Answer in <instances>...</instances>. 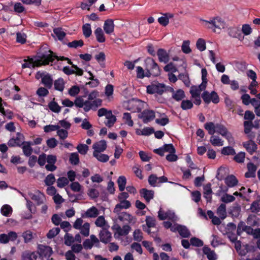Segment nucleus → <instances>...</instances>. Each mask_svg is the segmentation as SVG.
<instances>
[{
  "label": "nucleus",
  "mask_w": 260,
  "mask_h": 260,
  "mask_svg": "<svg viewBox=\"0 0 260 260\" xmlns=\"http://www.w3.org/2000/svg\"><path fill=\"white\" fill-rule=\"evenodd\" d=\"M38 59L34 60L31 58L28 57L27 59H24L25 63L22 64V68L24 69L26 68H34L36 67H39L41 65L48 64V61H51V54H44V53H39L37 56Z\"/></svg>",
  "instance_id": "f257e3e1"
},
{
  "label": "nucleus",
  "mask_w": 260,
  "mask_h": 260,
  "mask_svg": "<svg viewBox=\"0 0 260 260\" xmlns=\"http://www.w3.org/2000/svg\"><path fill=\"white\" fill-rule=\"evenodd\" d=\"M146 76H157L160 73V70L158 64L151 58H148L145 60Z\"/></svg>",
  "instance_id": "f03ea898"
},
{
  "label": "nucleus",
  "mask_w": 260,
  "mask_h": 260,
  "mask_svg": "<svg viewBox=\"0 0 260 260\" xmlns=\"http://www.w3.org/2000/svg\"><path fill=\"white\" fill-rule=\"evenodd\" d=\"M205 22L207 24H211V26L208 25L207 27L209 28H213L214 27L213 31L215 32H219L216 30V29L217 30H221L225 27V22L219 17H215L210 21L205 20Z\"/></svg>",
  "instance_id": "7ed1b4c3"
},
{
  "label": "nucleus",
  "mask_w": 260,
  "mask_h": 260,
  "mask_svg": "<svg viewBox=\"0 0 260 260\" xmlns=\"http://www.w3.org/2000/svg\"><path fill=\"white\" fill-rule=\"evenodd\" d=\"M202 98L206 104H209L212 102L214 104H217L219 102V98L217 93L215 91H212L210 93L205 91L202 94Z\"/></svg>",
  "instance_id": "20e7f679"
},
{
  "label": "nucleus",
  "mask_w": 260,
  "mask_h": 260,
  "mask_svg": "<svg viewBox=\"0 0 260 260\" xmlns=\"http://www.w3.org/2000/svg\"><path fill=\"white\" fill-rule=\"evenodd\" d=\"M158 217L160 220L168 219L172 221H176L177 218L174 212L169 210L165 211L161 208H160L158 212Z\"/></svg>",
  "instance_id": "39448f33"
},
{
  "label": "nucleus",
  "mask_w": 260,
  "mask_h": 260,
  "mask_svg": "<svg viewBox=\"0 0 260 260\" xmlns=\"http://www.w3.org/2000/svg\"><path fill=\"white\" fill-rule=\"evenodd\" d=\"M102 100L100 99H95L94 101H90L86 100L83 106L84 110L85 112H88L90 110H96L97 108L102 104Z\"/></svg>",
  "instance_id": "423d86ee"
},
{
  "label": "nucleus",
  "mask_w": 260,
  "mask_h": 260,
  "mask_svg": "<svg viewBox=\"0 0 260 260\" xmlns=\"http://www.w3.org/2000/svg\"><path fill=\"white\" fill-rule=\"evenodd\" d=\"M24 139V137L23 134L20 133H17L16 137H13L9 140L8 142V145L9 147H20L23 144Z\"/></svg>",
  "instance_id": "0eeeda50"
},
{
  "label": "nucleus",
  "mask_w": 260,
  "mask_h": 260,
  "mask_svg": "<svg viewBox=\"0 0 260 260\" xmlns=\"http://www.w3.org/2000/svg\"><path fill=\"white\" fill-rule=\"evenodd\" d=\"M155 117V112L153 110H144L141 112L139 115V118L142 119L145 123H147L154 119Z\"/></svg>",
  "instance_id": "6e6552de"
},
{
  "label": "nucleus",
  "mask_w": 260,
  "mask_h": 260,
  "mask_svg": "<svg viewBox=\"0 0 260 260\" xmlns=\"http://www.w3.org/2000/svg\"><path fill=\"white\" fill-rule=\"evenodd\" d=\"M112 229L115 232V235L117 234L119 236H122L127 235L131 228L128 225H124L121 228L119 225L116 224L112 226Z\"/></svg>",
  "instance_id": "1a4fd4ad"
},
{
  "label": "nucleus",
  "mask_w": 260,
  "mask_h": 260,
  "mask_svg": "<svg viewBox=\"0 0 260 260\" xmlns=\"http://www.w3.org/2000/svg\"><path fill=\"white\" fill-rule=\"evenodd\" d=\"M28 195L31 199L36 203L37 205L43 204L45 201V195L39 190L35 191V193L29 192Z\"/></svg>",
  "instance_id": "9d476101"
},
{
  "label": "nucleus",
  "mask_w": 260,
  "mask_h": 260,
  "mask_svg": "<svg viewBox=\"0 0 260 260\" xmlns=\"http://www.w3.org/2000/svg\"><path fill=\"white\" fill-rule=\"evenodd\" d=\"M147 89V92L149 93H156L159 94H162L165 90V86L164 84L159 83L148 86Z\"/></svg>",
  "instance_id": "9b49d317"
},
{
  "label": "nucleus",
  "mask_w": 260,
  "mask_h": 260,
  "mask_svg": "<svg viewBox=\"0 0 260 260\" xmlns=\"http://www.w3.org/2000/svg\"><path fill=\"white\" fill-rule=\"evenodd\" d=\"M38 248L39 250V253H38L41 256V257L44 256L49 258L53 253V250L50 246L40 245Z\"/></svg>",
  "instance_id": "f8f14e48"
},
{
  "label": "nucleus",
  "mask_w": 260,
  "mask_h": 260,
  "mask_svg": "<svg viewBox=\"0 0 260 260\" xmlns=\"http://www.w3.org/2000/svg\"><path fill=\"white\" fill-rule=\"evenodd\" d=\"M22 260H42L38 252L25 251L22 254Z\"/></svg>",
  "instance_id": "ddd939ff"
},
{
  "label": "nucleus",
  "mask_w": 260,
  "mask_h": 260,
  "mask_svg": "<svg viewBox=\"0 0 260 260\" xmlns=\"http://www.w3.org/2000/svg\"><path fill=\"white\" fill-rule=\"evenodd\" d=\"M99 240L94 235L90 236V239H86L83 243V246L86 249H90L93 247L94 244H99Z\"/></svg>",
  "instance_id": "4468645a"
},
{
  "label": "nucleus",
  "mask_w": 260,
  "mask_h": 260,
  "mask_svg": "<svg viewBox=\"0 0 260 260\" xmlns=\"http://www.w3.org/2000/svg\"><path fill=\"white\" fill-rule=\"evenodd\" d=\"M119 203L117 204L115 208L114 209V212L117 214H119L121 210L123 209H128L131 206V204L128 201H119Z\"/></svg>",
  "instance_id": "2eb2a0df"
},
{
  "label": "nucleus",
  "mask_w": 260,
  "mask_h": 260,
  "mask_svg": "<svg viewBox=\"0 0 260 260\" xmlns=\"http://www.w3.org/2000/svg\"><path fill=\"white\" fill-rule=\"evenodd\" d=\"M107 148L106 142L105 140H101L93 144L92 148L94 149L93 153L104 152Z\"/></svg>",
  "instance_id": "dca6fc26"
},
{
  "label": "nucleus",
  "mask_w": 260,
  "mask_h": 260,
  "mask_svg": "<svg viewBox=\"0 0 260 260\" xmlns=\"http://www.w3.org/2000/svg\"><path fill=\"white\" fill-rule=\"evenodd\" d=\"M171 231H177L179 235L183 238H188L190 236V233L187 228L183 225H177L174 230L171 229Z\"/></svg>",
  "instance_id": "f3484780"
},
{
  "label": "nucleus",
  "mask_w": 260,
  "mask_h": 260,
  "mask_svg": "<svg viewBox=\"0 0 260 260\" xmlns=\"http://www.w3.org/2000/svg\"><path fill=\"white\" fill-rule=\"evenodd\" d=\"M22 145V149L24 155L27 157L30 156L33 151V149L31 147V145H32V142H23V144Z\"/></svg>",
  "instance_id": "a211bd4d"
},
{
  "label": "nucleus",
  "mask_w": 260,
  "mask_h": 260,
  "mask_svg": "<svg viewBox=\"0 0 260 260\" xmlns=\"http://www.w3.org/2000/svg\"><path fill=\"white\" fill-rule=\"evenodd\" d=\"M157 55L158 60L160 62L167 63L169 61V55L167 51L162 48H160L157 50Z\"/></svg>",
  "instance_id": "6ab92c4d"
},
{
  "label": "nucleus",
  "mask_w": 260,
  "mask_h": 260,
  "mask_svg": "<svg viewBox=\"0 0 260 260\" xmlns=\"http://www.w3.org/2000/svg\"><path fill=\"white\" fill-rule=\"evenodd\" d=\"M40 77L42 78V83L45 86L48 88H50L52 87L53 79L49 74H40Z\"/></svg>",
  "instance_id": "aec40b11"
},
{
  "label": "nucleus",
  "mask_w": 260,
  "mask_h": 260,
  "mask_svg": "<svg viewBox=\"0 0 260 260\" xmlns=\"http://www.w3.org/2000/svg\"><path fill=\"white\" fill-rule=\"evenodd\" d=\"M203 189L204 197L206 199L207 202H211L212 194L213 193L211 189V184L210 183L206 184L204 186Z\"/></svg>",
  "instance_id": "412c9836"
},
{
  "label": "nucleus",
  "mask_w": 260,
  "mask_h": 260,
  "mask_svg": "<svg viewBox=\"0 0 260 260\" xmlns=\"http://www.w3.org/2000/svg\"><path fill=\"white\" fill-rule=\"evenodd\" d=\"M243 146L250 154H252L257 149V145L252 140L244 143Z\"/></svg>",
  "instance_id": "4be33fe9"
},
{
  "label": "nucleus",
  "mask_w": 260,
  "mask_h": 260,
  "mask_svg": "<svg viewBox=\"0 0 260 260\" xmlns=\"http://www.w3.org/2000/svg\"><path fill=\"white\" fill-rule=\"evenodd\" d=\"M99 236L101 241L104 243L106 244L110 242L111 239V233L106 230H102Z\"/></svg>",
  "instance_id": "5701e85b"
},
{
  "label": "nucleus",
  "mask_w": 260,
  "mask_h": 260,
  "mask_svg": "<svg viewBox=\"0 0 260 260\" xmlns=\"http://www.w3.org/2000/svg\"><path fill=\"white\" fill-rule=\"evenodd\" d=\"M104 30L107 34H111L114 31V24L112 19L106 20L104 24Z\"/></svg>",
  "instance_id": "b1692460"
},
{
  "label": "nucleus",
  "mask_w": 260,
  "mask_h": 260,
  "mask_svg": "<svg viewBox=\"0 0 260 260\" xmlns=\"http://www.w3.org/2000/svg\"><path fill=\"white\" fill-rule=\"evenodd\" d=\"M143 103L142 101L139 100H133L129 105L133 107L130 108L133 112H140L142 109Z\"/></svg>",
  "instance_id": "393cba45"
},
{
  "label": "nucleus",
  "mask_w": 260,
  "mask_h": 260,
  "mask_svg": "<svg viewBox=\"0 0 260 260\" xmlns=\"http://www.w3.org/2000/svg\"><path fill=\"white\" fill-rule=\"evenodd\" d=\"M140 193L141 197H143L147 202H149L154 197V191L149 190L146 188L141 189Z\"/></svg>",
  "instance_id": "a878e982"
},
{
  "label": "nucleus",
  "mask_w": 260,
  "mask_h": 260,
  "mask_svg": "<svg viewBox=\"0 0 260 260\" xmlns=\"http://www.w3.org/2000/svg\"><path fill=\"white\" fill-rule=\"evenodd\" d=\"M248 171L245 174L246 178L254 177L255 176L256 167L252 163L249 162L247 165Z\"/></svg>",
  "instance_id": "bb28decb"
},
{
  "label": "nucleus",
  "mask_w": 260,
  "mask_h": 260,
  "mask_svg": "<svg viewBox=\"0 0 260 260\" xmlns=\"http://www.w3.org/2000/svg\"><path fill=\"white\" fill-rule=\"evenodd\" d=\"M203 253L206 255L209 260H216L217 255L213 250L208 247H204L203 249Z\"/></svg>",
  "instance_id": "cd10ccee"
},
{
  "label": "nucleus",
  "mask_w": 260,
  "mask_h": 260,
  "mask_svg": "<svg viewBox=\"0 0 260 260\" xmlns=\"http://www.w3.org/2000/svg\"><path fill=\"white\" fill-rule=\"evenodd\" d=\"M106 118L107 119V121L105 122V125L109 127H112L116 121V116L112 114L111 110L109 111V113L106 117Z\"/></svg>",
  "instance_id": "c85d7f7f"
},
{
  "label": "nucleus",
  "mask_w": 260,
  "mask_h": 260,
  "mask_svg": "<svg viewBox=\"0 0 260 260\" xmlns=\"http://www.w3.org/2000/svg\"><path fill=\"white\" fill-rule=\"evenodd\" d=\"M47 53H50L51 58H52L51 59V61H48V64L50 62H52L55 59H56L57 60H67L69 64H72V62L71 61V60L67 57H66L64 56L58 57L57 55H54L53 54V52L51 51V50H48L47 51H45V52H44V54H47Z\"/></svg>",
  "instance_id": "c756f323"
},
{
  "label": "nucleus",
  "mask_w": 260,
  "mask_h": 260,
  "mask_svg": "<svg viewBox=\"0 0 260 260\" xmlns=\"http://www.w3.org/2000/svg\"><path fill=\"white\" fill-rule=\"evenodd\" d=\"M94 34L98 42L104 43L105 41V37L103 30L101 27H98L94 30Z\"/></svg>",
  "instance_id": "7c9ffc66"
},
{
  "label": "nucleus",
  "mask_w": 260,
  "mask_h": 260,
  "mask_svg": "<svg viewBox=\"0 0 260 260\" xmlns=\"http://www.w3.org/2000/svg\"><path fill=\"white\" fill-rule=\"evenodd\" d=\"M238 180L234 175L228 176L225 179V183L229 187H232L236 185L238 183Z\"/></svg>",
  "instance_id": "2f4dec72"
},
{
  "label": "nucleus",
  "mask_w": 260,
  "mask_h": 260,
  "mask_svg": "<svg viewBox=\"0 0 260 260\" xmlns=\"http://www.w3.org/2000/svg\"><path fill=\"white\" fill-rule=\"evenodd\" d=\"M217 214L221 219H224L226 217V206L224 204H221L217 208Z\"/></svg>",
  "instance_id": "473e14b6"
},
{
  "label": "nucleus",
  "mask_w": 260,
  "mask_h": 260,
  "mask_svg": "<svg viewBox=\"0 0 260 260\" xmlns=\"http://www.w3.org/2000/svg\"><path fill=\"white\" fill-rule=\"evenodd\" d=\"M249 210L253 213L259 214V213L260 212L259 201L256 200L253 201L251 204Z\"/></svg>",
  "instance_id": "72a5a7b5"
},
{
  "label": "nucleus",
  "mask_w": 260,
  "mask_h": 260,
  "mask_svg": "<svg viewBox=\"0 0 260 260\" xmlns=\"http://www.w3.org/2000/svg\"><path fill=\"white\" fill-rule=\"evenodd\" d=\"M173 17V15L171 14H165L164 16L159 17L158 19V22L164 26H167L169 22V18Z\"/></svg>",
  "instance_id": "f704fd0d"
},
{
  "label": "nucleus",
  "mask_w": 260,
  "mask_h": 260,
  "mask_svg": "<svg viewBox=\"0 0 260 260\" xmlns=\"http://www.w3.org/2000/svg\"><path fill=\"white\" fill-rule=\"evenodd\" d=\"M184 97V92L182 89H178L176 91L173 90L172 98L176 101H181Z\"/></svg>",
  "instance_id": "c9c22d12"
},
{
  "label": "nucleus",
  "mask_w": 260,
  "mask_h": 260,
  "mask_svg": "<svg viewBox=\"0 0 260 260\" xmlns=\"http://www.w3.org/2000/svg\"><path fill=\"white\" fill-rule=\"evenodd\" d=\"M216 124L212 122H207L205 124L204 127L208 131L209 134L213 135L216 132Z\"/></svg>",
  "instance_id": "e433bc0d"
},
{
  "label": "nucleus",
  "mask_w": 260,
  "mask_h": 260,
  "mask_svg": "<svg viewBox=\"0 0 260 260\" xmlns=\"http://www.w3.org/2000/svg\"><path fill=\"white\" fill-rule=\"evenodd\" d=\"M117 183L118 184L119 190L120 191H123L125 188L126 183V179L124 176H120L118 177Z\"/></svg>",
  "instance_id": "4c0bfd02"
},
{
  "label": "nucleus",
  "mask_w": 260,
  "mask_h": 260,
  "mask_svg": "<svg viewBox=\"0 0 260 260\" xmlns=\"http://www.w3.org/2000/svg\"><path fill=\"white\" fill-rule=\"evenodd\" d=\"M35 235V234L31 231L27 230L23 233L22 236L24 239V242L27 243L31 241V240L34 238Z\"/></svg>",
  "instance_id": "58836bf2"
},
{
  "label": "nucleus",
  "mask_w": 260,
  "mask_h": 260,
  "mask_svg": "<svg viewBox=\"0 0 260 260\" xmlns=\"http://www.w3.org/2000/svg\"><path fill=\"white\" fill-rule=\"evenodd\" d=\"M53 32L57 39L62 41L65 37L66 34L61 27H57L53 29Z\"/></svg>",
  "instance_id": "ea45409f"
},
{
  "label": "nucleus",
  "mask_w": 260,
  "mask_h": 260,
  "mask_svg": "<svg viewBox=\"0 0 260 260\" xmlns=\"http://www.w3.org/2000/svg\"><path fill=\"white\" fill-rule=\"evenodd\" d=\"M93 156L95 157L99 161L106 162L109 160V157L108 155L102 154L101 152L93 153Z\"/></svg>",
  "instance_id": "a19ab883"
},
{
  "label": "nucleus",
  "mask_w": 260,
  "mask_h": 260,
  "mask_svg": "<svg viewBox=\"0 0 260 260\" xmlns=\"http://www.w3.org/2000/svg\"><path fill=\"white\" fill-rule=\"evenodd\" d=\"M210 141L214 146H221L223 145V141L217 136H212L210 138Z\"/></svg>",
  "instance_id": "79ce46f5"
},
{
  "label": "nucleus",
  "mask_w": 260,
  "mask_h": 260,
  "mask_svg": "<svg viewBox=\"0 0 260 260\" xmlns=\"http://www.w3.org/2000/svg\"><path fill=\"white\" fill-rule=\"evenodd\" d=\"M53 100H54V99H53ZM48 106L49 109L53 112L58 113L60 111L61 107L54 101L49 103Z\"/></svg>",
  "instance_id": "37998d69"
},
{
  "label": "nucleus",
  "mask_w": 260,
  "mask_h": 260,
  "mask_svg": "<svg viewBox=\"0 0 260 260\" xmlns=\"http://www.w3.org/2000/svg\"><path fill=\"white\" fill-rule=\"evenodd\" d=\"M82 31L84 37L86 38H89L92 33L91 25L89 23H86L82 26Z\"/></svg>",
  "instance_id": "c03bdc74"
},
{
  "label": "nucleus",
  "mask_w": 260,
  "mask_h": 260,
  "mask_svg": "<svg viewBox=\"0 0 260 260\" xmlns=\"http://www.w3.org/2000/svg\"><path fill=\"white\" fill-rule=\"evenodd\" d=\"M98 215L99 211L95 207L90 208L85 212V215L88 217H95Z\"/></svg>",
  "instance_id": "a18cd8bd"
},
{
  "label": "nucleus",
  "mask_w": 260,
  "mask_h": 260,
  "mask_svg": "<svg viewBox=\"0 0 260 260\" xmlns=\"http://www.w3.org/2000/svg\"><path fill=\"white\" fill-rule=\"evenodd\" d=\"M154 133V129L152 127H146L140 131H137L136 133L138 135L149 136Z\"/></svg>",
  "instance_id": "49530a36"
},
{
  "label": "nucleus",
  "mask_w": 260,
  "mask_h": 260,
  "mask_svg": "<svg viewBox=\"0 0 260 260\" xmlns=\"http://www.w3.org/2000/svg\"><path fill=\"white\" fill-rule=\"evenodd\" d=\"M1 211L4 216L9 217L12 212V208L8 205H5L2 206Z\"/></svg>",
  "instance_id": "de8ad7c7"
},
{
  "label": "nucleus",
  "mask_w": 260,
  "mask_h": 260,
  "mask_svg": "<svg viewBox=\"0 0 260 260\" xmlns=\"http://www.w3.org/2000/svg\"><path fill=\"white\" fill-rule=\"evenodd\" d=\"M180 107L183 110L191 109L193 107V103L188 100H182Z\"/></svg>",
  "instance_id": "09e8293b"
},
{
  "label": "nucleus",
  "mask_w": 260,
  "mask_h": 260,
  "mask_svg": "<svg viewBox=\"0 0 260 260\" xmlns=\"http://www.w3.org/2000/svg\"><path fill=\"white\" fill-rule=\"evenodd\" d=\"M122 119L124 121L125 123L127 124L129 126H133L134 125V122L132 119V116L131 114L127 112L123 113Z\"/></svg>",
  "instance_id": "8fccbe9b"
},
{
  "label": "nucleus",
  "mask_w": 260,
  "mask_h": 260,
  "mask_svg": "<svg viewBox=\"0 0 260 260\" xmlns=\"http://www.w3.org/2000/svg\"><path fill=\"white\" fill-rule=\"evenodd\" d=\"M216 132L224 137L229 132L226 128L222 124H216Z\"/></svg>",
  "instance_id": "3c124183"
},
{
  "label": "nucleus",
  "mask_w": 260,
  "mask_h": 260,
  "mask_svg": "<svg viewBox=\"0 0 260 260\" xmlns=\"http://www.w3.org/2000/svg\"><path fill=\"white\" fill-rule=\"evenodd\" d=\"M84 42L82 40H74L71 42L68 43L67 45L70 48H77L78 47H81L83 46Z\"/></svg>",
  "instance_id": "603ef678"
},
{
  "label": "nucleus",
  "mask_w": 260,
  "mask_h": 260,
  "mask_svg": "<svg viewBox=\"0 0 260 260\" xmlns=\"http://www.w3.org/2000/svg\"><path fill=\"white\" fill-rule=\"evenodd\" d=\"M16 41L18 43L23 44L26 41V35L25 34L18 32L16 33Z\"/></svg>",
  "instance_id": "864d4df0"
},
{
  "label": "nucleus",
  "mask_w": 260,
  "mask_h": 260,
  "mask_svg": "<svg viewBox=\"0 0 260 260\" xmlns=\"http://www.w3.org/2000/svg\"><path fill=\"white\" fill-rule=\"evenodd\" d=\"M54 88L56 90L62 91L64 89V82L62 79H58L55 81Z\"/></svg>",
  "instance_id": "5fc2aeb1"
},
{
  "label": "nucleus",
  "mask_w": 260,
  "mask_h": 260,
  "mask_svg": "<svg viewBox=\"0 0 260 260\" xmlns=\"http://www.w3.org/2000/svg\"><path fill=\"white\" fill-rule=\"evenodd\" d=\"M118 218L120 221L126 220L131 221L133 219L132 216L126 212L120 213L118 214Z\"/></svg>",
  "instance_id": "6e6d98bb"
},
{
  "label": "nucleus",
  "mask_w": 260,
  "mask_h": 260,
  "mask_svg": "<svg viewBox=\"0 0 260 260\" xmlns=\"http://www.w3.org/2000/svg\"><path fill=\"white\" fill-rule=\"evenodd\" d=\"M244 132L245 134H249L253 128V122L250 121H244L243 122Z\"/></svg>",
  "instance_id": "4d7b16f0"
},
{
  "label": "nucleus",
  "mask_w": 260,
  "mask_h": 260,
  "mask_svg": "<svg viewBox=\"0 0 260 260\" xmlns=\"http://www.w3.org/2000/svg\"><path fill=\"white\" fill-rule=\"evenodd\" d=\"M221 153L223 155H235L236 152L234 148L232 147H224L221 150Z\"/></svg>",
  "instance_id": "13d9d810"
},
{
  "label": "nucleus",
  "mask_w": 260,
  "mask_h": 260,
  "mask_svg": "<svg viewBox=\"0 0 260 260\" xmlns=\"http://www.w3.org/2000/svg\"><path fill=\"white\" fill-rule=\"evenodd\" d=\"M89 228L90 225L88 222L85 223L82 226L81 228L80 233L83 236L86 237L88 236L89 234Z\"/></svg>",
  "instance_id": "bf43d9fd"
},
{
  "label": "nucleus",
  "mask_w": 260,
  "mask_h": 260,
  "mask_svg": "<svg viewBox=\"0 0 260 260\" xmlns=\"http://www.w3.org/2000/svg\"><path fill=\"white\" fill-rule=\"evenodd\" d=\"M70 161L71 164L77 165L79 162V155L77 153H72L70 156Z\"/></svg>",
  "instance_id": "052dcab7"
},
{
  "label": "nucleus",
  "mask_w": 260,
  "mask_h": 260,
  "mask_svg": "<svg viewBox=\"0 0 260 260\" xmlns=\"http://www.w3.org/2000/svg\"><path fill=\"white\" fill-rule=\"evenodd\" d=\"M145 221L149 228L155 227L156 225V220L153 217L146 216Z\"/></svg>",
  "instance_id": "680f3d73"
},
{
  "label": "nucleus",
  "mask_w": 260,
  "mask_h": 260,
  "mask_svg": "<svg viewBox=\"0 0 260 260\" xmlns=\"http://www.w3.org/2000/svg\"><path fill=\"white\" fill-rule=\"evenodd\" d=\"M44 181L46 185H52L55 181L54 175L52 174H49L46 177Z\"/></svg>",
  "instance_id": "e2e57ef3"
},
{
  "label": "nucleus",
  "mask_w": 260,
  "mask_h": 260,
  "mask_svg": "<svg viewBox=\"0 0 260 260\" xmlns=\"http://www.w3.org/2000/svg\"><path fill=\"white\" fill-rule=\"evenodd\" d=\"M69 181L66 177H60L57 180V186L62 188L68 184Z\"/></svg>",
  "instance_id": "0e129e2a"
},
{
  "label": "nucleus",
  "mask_w": 260,
  "mask_h": 260,
  "mask_svg": "<svg viewBox=\"0 0 260 260\" xmlns=\"http://www.w3.org/2000/svg\"><path fill=\"white\" fill-rule=\"evenodd\" d=\"M235 200V198L232 195L225 193L221 198V201L225 203L232 202Z\"/></svg>",
  "instance_id": "69168bd1"
},
{
  "label": "nucleus",
  "mask_w": 260,
  "mask_h": 260,
  "mask_svg": "<svg viewBox=\"0 0 260 260\" xmlns=\"http://www.w3.org/2000/svg\"><path fill=\"white\" fill-rule=\"evenodd\" d=\"M60 232V229L59 228H54L48 232L47 234V237L49 239H51L54 238L55 236H56Z\"/></svg>",
  "instance_id": "338daca9"
},
{
  "label": "nucleus",
  "mask_w": 260,
  "mask_h": 260,
  "mask_svg": "<svg viewBox=\"0 0 260 260\" xmlns=\"http://www.w3.org/2000/svg\"><path fill=\"white\" fill-rule=\"evenodd\" d=\"M164 70L165 72H171L175 73L177 71V69L173 62H170L165 66Z\"/></svg>",
  "instance_id": "774afa93"
}]
</instances>
